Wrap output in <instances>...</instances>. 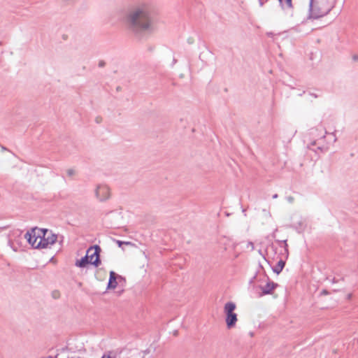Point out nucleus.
Segmentation results:
<instances>
[{"label":"nucleus","instance_id":"1","mask_svg":"<svg viewBox=\"0 0 358 358\" xmlns=\"http://www.w3.org/2000/svg\"><path fill=\"white\" fill-rule=\"evenodd\" d=\"M156 13L149 3H141L131 7L124 17L126 29L137 38L155 30Z\"/></svg>","mask_w":358,"mask_h":358},{"label":"nucleus","instance_id":"2","mask_svg":"<svg viewBox=\"0 0 358 358\" xmlns=\"http://www.w3.org/2000/svg\"><path fill=\"white\" fill-rule=\"evenodd\" d=\"M336 0H310L308 20H317L327 15L335 6Z\"/></svg>","mask_w":358,"mask_h":358},{"label":"nucleus","instance_id":"3","mask_svg":"<svg viewBox=\"0 0 358 358\" xmlns=\"http://www.w3.org/2000/svg\"><path fill=\"white\" fill-rule=\"evenodd\" d=\"M39 241L37 243L36 249L47 248L56 243L57 236L46 229H40Z\"/></svg>","mask_w":358,"mask_h":358},{"label":"nucleus","instance_id":"4","mask_svg":"<svg viewBox=\"0 0 358 358\" xmlns=\"http://www.w3.org/2000/svg\"><path fill=\"white\" fill-rule=\"evenodd\" d=\"M236 307V304L231 301L224 305V312L226 314V324L228 329L233 328L237 322V315L234 312Z\"/></svg>","mask_w":358,"mask_h":358},{"label":"nucleus","instance_id":"5","mask_svg":"<svg viewBox=\"0 0 358 358\" xmlns=\"http://www.w3.org/2000/svg\"><path fill=\"white\" fill-rule=\"evenodd\" d=\"M101 251V248L99 245H94L90 247L86 254L89 255V260L91 261V264L99 266L101 264L100 260V252Z\"/></svg>","mask_w":358,"mask_h":358},{"label":"nucleus","instance_id":"6","mask_svg":"<svg viewBox=\"0 0 358 358\" xmlns=\"http://www.w3.org/2000/svg\"><path fill=\"white\" fill-rule=\"evenodd\" d=\"M39 228L35 227L27 231L24 234V238L27 240L28 243L34 248H36L37 243L39 241L40 233Z\"/></svg>","mask_w":358,"mask_h":358},{"label":"nucleus","instance_id":"7","mask_svg":"<svg viewBox=\"0 0 358 358\" xmlns=\"http://www.w3.org/2000/svg\"><path fill=\"white\" fill-rule=\"evenodd\" d=\"M95 196L100 201H105L110 197V189L108 186L99 185L95 189Z\"/></svg>","mask_w":358,"mask_h":358},{"label":"nucleus","instance_id":"8","mask_svg":"<svg viewBox=\"0 0 358 358\" xmlns=\"http://www.w3.org/2000/svg\"><path fill=\"white\" fill-rule=\"evenodd\" d=\"M267 279L268 282L266 284L259 287L260 289L262 290L261 296L273 294L274 289L278 286L277 283L271 281L268 277Z\"/></svg>","mask_w":358,"mask_h":358},{"label":"nucleus","instance_id":"9","mask_svg":"<svg viewBox=\"0 0 358 358\" xmlns=\"http://www.w3.org/2000/svg\"><path fill=\"white\" fill-rule=\"evenodd\" d=\"M117 275L114 271L110 272V277L108 283V289H115L117 286V282L116 280Z\"/></svg>","mask_w":358,"mask_h":358},{"label":"nucleus","instance_id":"10","mask_svg":"<svg viewBox=\"0 0 358 358\" xmlns=\"http://www.w3.org/2000/svg\"><path fill=\"white\" fill-rule=\"evenodd\" d=\"M88 264H91V261L89 260V255H88V254H86V255L85 257H82L80 259L76 260V262L75 263V265L77 267L84 268Z\"/></svg>","mask_w":358,"mask_h":358},{"label":"nucleus","instance_id":"11","mask_svg":"<svg viewBox=\"0 0 358 358\" xmlns=\"http://www.w3.org/2000/svg\"><path fill=\"white\" fill-rule=\"evenodd\" d=\"M285 265V262L280 259L278 264L273 268V271L274 273L279 274L282 270L283 269Z\"/></svg>","mask_w":358,"mask_h":358},{"label":"nucleus","instance_id":"12","mask_svg":"<svg viewBox=\"0 0 358 358\" xmlns=\"http://www.w3.org/2000/svg\"><path fill=\"white\" fill-rule=\"evenodd\" d=\"M278 241V243H279L280 246H283L284 247L285 252L287 254H288V245L287 243V241L285 240V241Z\"/></svg>","mask_w":358,"mask_h":358},{"label":"nucleus","instance_id":"13","mask_svg":"<svg viewBox=\"0 0 358 358\" xmlns=\"http://www.w3.org/2000/svg\"><path fill=\"white\" fill-rule=\"evenodd\" d=\"M67 175L70 177L73 176L76 173V171L73 169H69L66 171Z\"/></svg>","mask_w":358,"mask_h":358},{"label":"nucleus","instance_id":"14","mask_svg":"<svg viewBox=\"0 0 358 358\" xmlns=\"http://www.w3.org/2000/svg\"><path fill=\"white\" fill-rule=\"evenodd\" d=\"M308 94L314 98H318L319 96H320L319 94L311 92H309Z\"/></svg>","mask_w":358,"mask_h":358},{"label":"nucleus","instance_id":"15","mask_svg":"<svg viewBox=\"0 0 358 358\" xmlns=\"http://www.w3.org/2000/svg\"><path fill=\"white\" fill-rule=\"evenodd\" d=\"M117 245H119V247H121L122 244H129V243L127 242H122L121 241H116Z\"/></svg>","mask_w":358,"mask_h":358},{"label":"nucleus","instance_id":"16","mask_svg":"<svg viewBox=\"0 0 358 358\" xmlns=\"http://www.w3.org/2000/svg\"><path fill=\"white\" fill-rule=\"evenodd\" d=\"M106 63L104 61L101 60L99 62V67H103L105 66Z\"/></svg>","mask_w":358,"mask_h":358},{"label":"nucleus","instance_id":"17","mask_svg":"<svg viewBox=\"0 0 358 358\" xmlns=\"http://www.w3.org/2000/svg\"><path fill=\"white\" fill-rule=\"evenodd\" d=\"M101 358H113L109 354H104Z\"/></svg>","mask_w":358,"mask_h":358},{"label":"nucleus","instance_id":"18","mask_svg":"<svg viewBox=\"0 0 358 358\" xmlns=\"http://www.w3.org/2000/svg\"><path fill=\"white\" fill-rule=\"evenodd\" d=\"M259 3L260 6H263L265 2L264 0H259Z\"/></svg>","mask_w":358,"mask_h":358},{"label":"nucleus","instance_id":"19","mask_svg":"<svg viewBox=\"0 0 358 358\" xmlns=\"http://www.w3.org/2000/svg\"><path fill=\"white\" fill-rule=\"evenodd\" d=\"M328 292L326 289H323L321 292V294H327Z\"/></svg>","mask_w":358,"mask_h":358},{"label":"nucleus","instance_id":"20","mask_svg":"<svg viewBox=\"0 0 358 358\" xmlns=\"http://www.w3.org/2000/svg\"><path fill=\"white\" fill-rule=\"evenodd\" d=\"M352 294H348L347 295V299L350 300V299L352 298Z\"/></svg>","mask_w":358,"mask_h":358},{"label":"nucleus","instance_id":"21","mask_svg":"<svg viewBox=\"0 0 358 358\" xmlns=\"http://www.w3.org/2000/svg\"><path fill=\"white\" fill-rule=\"evenodd\" d=\"M266 34H267L268 36H273V34L272 32H268Z\"/></svg>","mask_w":358,"mask_h":358},{"label":"nucleus","instance_id":"22","mask_svg":"<svg viewBox=\"0 0 358 358\" xmlns=\"http://www.w3.org/2000/svg\"><path fill=\"white\" fill-rule=\"evenodd\" d=\"M273 199H277L278 197V195L277 194H275L273 195Z\"/></svg>","mask_w":358,"mask_h":358},{"label":"nucleus","instance_id":"23","mask_svg":"<svg viewBox=\"0 0 358 358\" xmlns=\"http://www.w3.org/2000/svg\"><path fill=\"white\" fill-rule=\"evenodd\" d=\"M248 244L250 245V246L252 247V249L254 248V245H253V243L252 242H250Z\"/></svg>","mask_w":358,"mask_h":358},{"label":"nucleus","instance_id":"24","mask_svg":"<svg viewBox=\"0 0 358 358\" xmlns=\"http://www.w3.org/2000/svg\"><path fill=\"white\" fill-rule=\"evenodd\" d=\"M305 93V91L303 92V93H301L299 95L302 96Z\"/></svg>","mask_w":358,"mask_h":358},{"label":"nucleus","instance_id":"25","mask_svg":"<svg viewBox=\"0 0 358 358\" xmlns=\"http://www.w3.org/2000/svg\"><path fill=\"white\" fill-rule=\"evenodd\" d=\"M357 56H354V59H357Z\"/></svg>","mask_w":358,"mask_h":358},{"label":"nucleus","instance_id":"26","mask_svg":"<svg viewBox=\"0 0 358 358\" xmlns=\"http://www.w3.org/2000/svg\"><path fill=\"white\" fill-rule=\"evenodd\" d=\"M292 199H292V197H289V201H292Z\"/></svg>","mask_w":358,"mask_h":358},{"label":"nucleus","instance_id":"27","mask_svg":"<svg viewBox=\"0 0 358 358\" xmlns=\"http://www.w3.org/2000/svg\"><path fill=\"white\" fill-rule=\"evenodd\" d=\"M264 2H266L268 0H264Z\"/></svg>","mask_w":358,"mask_h":358},{"label":"nucleus","instance_id":"28","mask_svg":"<svg viewBox=\"0 0 358 358\" xmlns=\"http://www.w3.org/2000/svg\"><path fill=\"white\" fill-rule=\"evenodd\" d=\"M68 358H73V357H68Z\"/></svg>","mask_w":358,"mask_h":358}]
</instances>
